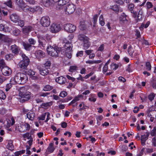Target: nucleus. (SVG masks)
<instances>
[{
    "mask_svg": "<svg viewBox=\"0 0 156 156\" xmlns=\"http://www.w3.org/2000/svg\"><path fill=\"white\" fill-rule=\"evenodd\" d=\"M98 16L97 15H95L93 17V22L94 23V26L97 21Z\"/></svg>",
    "mask_w": 156,
    "mask_h": 156,
    "instance_id": "obj_49",
    "label": "nucleus"
},
{
    "mask_svg": "<svg viewBox=\"0 0 156 156\" xmlns=\"http://www.w3.org/2000/svg\"><path fill=\"white\" fill-rule=\"evenodd\" d=\"M38 69L39 71L40 74L43 76L46 75L49 73V70L48 68L43 67L42 68H38Z\"/></svg>",
    "mask_w": 156,
    "mask_h": 156,
    "instance_id": "obj_14",
    "label": "nucleus"
},
{
    "mask_svg": "<svg viewBox=\"0 0 156 156\" xmlns=\"http://www.w3.org/2000/svg\"><path fill=\"white\" fill-rule=\"evenodd\" d=\"M38 38L39 39V42L40 44L44 42V41H46L45 39L48 41H49L50 40V37L48 35L46 36V37L45 36L43 37L41 36H38Z\"/></svg>",
    "mask_w": 156,
    "mask_h": 156,
    "instance_id": "obj_16",
    "label": "nucleus"
},
{
    "mask_svg": "<svg viewBox=\"0 0 156 156\" xmlns=\"http://www.w3.org/2000/svg\"><path fill=\"white\" fill-rule=\"evenodd\" d=\"M83 55V51H78L76 54L77 57H81Z\"/></svg>",
    "mask_w": 156,
    "mask_h": 156,
    "instance_id": "obj_64",
    "label": "nucleus"
},
{
    "mask_svg": "<svg viewBox=\"0 0 156 156\" xmlns=\"http://www.w3.org/2000/svg\"><path fill=\"white\" fill-rule=\"evenodd\" d=\"M10 18L12 21L16 23L19 19V17L16 14H13L10 16Z\"/></svg>",
    "mask_w": 156,
    "mask_h": 156,
    "instance_id": "obj_17",
    "label": "nucleus"
},
{
    "mask_svg": "<svg viewBox=\"0 0 156 156\" xmlns=\"http://www.w3.org/2000/svg\"><path fill=\"white\" fill-rule=\"evenodd\" d=\"M111 69L114 70H116L118 66L117 65L115 64H112L111 66Z\"/></svg>",
    "mask_w": 156,
    "mask_h": 156,
    "instance_id": "obj_56",
    "label": "nucleus"
},
{
    "mask_svg": "<svg viewBox=\"0 0 156 156\" xmlns=\"http://www.w3.org/2000/svg\"><path fill=\"white\" fill-rule=\"evenodd\" d=\"M67 95V93L66 91H62L61 92L59 96L61 97L64 98Z\"/></svg>",
    "mask_w": 156,
    "mask_h": 156,
    "instance_id": "obj_54",
    "label": "nucleus"
},
{
    "mask_svg": "<svg viewBox=\"0 0 156 156\" xmlns=\"http://www.w3.org/2000/svg\"><path fill=\"white\" fill-rule=\"evenodd\" d=\"M1 71L2 74L5 76H9L12 73L11 69L6 66H3L2 67Z\"/></svg>",
    "mask_w": 156,
    "mask_h": 156,
    "instance_id": "obj_13",
    "label": "nucleus"
},
{
    "mask_svg": "<svg viewBox=\"0 0 156 156\" xmlns=\"http://www.w3.org/2000/svg\"><path fill=\"white\" fill-rule=\"evenodd\" d=\"M64 28L66 31L71 33L73 32L76 30V27L72 24L68 23L64 25Z\"/></svg>",
    "mask_w": 156,
    "mask_h": 156,
    "instance_id": "obj_10",
    "label": "nucleus"
},
{
    "mask_svg": "<svg viewBox=\"0 0 156 156\" xmlns=\"http://www.w3.org/2000/svg\"><path fill=\"white\" fill-rule=\"evenodd\" d=\"M143 12L142 11H140L137 15V17L138 20H141L142 17Z\"/></svg>",
    "mask_w": 156,
    "mask_h": 156,
    "instance_id": "obj_53",
    "label": "nucleus"
},
{
    "mask_svg": "<svg viewBox=\"0 0 156 156\" xmlns=\"http://www.w3.org/2000/svg\"><path fill=\"white\" fill-rule=\"evenodd\" d=\"M146 69L147 71H150L151 69V66L149 62H147L146 63Z\"/></svg>",
    "mask_w": 156,
    "mask_h": 156,
    "instance_id": "obj_50",
    "label": "nucleus"
},
{
    "mask_svg": "<svg viewBox=\"0 0 156 156\" xmlns=\"http://www.w3.org/2000/svg\"><path fill=\"white\" fill-rule=\"evenodd\" d=\"M10 154V151L9 150H6L3 153V156H9Z\"/></svg>",
    "mask_w": 156,
    "mask_h": 156,
    "instance_id": "obj_62",
    "label": "nucleus"
},
{
    "mask_svg": "<svg viewBox=\"0 0 156 156\" xmlns=\"http://www.w3.org/2000/svg\"><path fill=\"white\" fill-rule=\"evenodd\" d=\"M14 80L16 83L23 84L27 81L28 78L26 74L23 73H18L15 75Z\"/></svg>",
    "mask_w": 156,
    "mask_h": 156,
    "instance_id": "obj_2",
    "label": "nucleus"
},
{
    "mask_svg": "<svg viewBox=\"0 0 156 156\" xmlns=\"http://www.w3.org/2000/svg\"><path fill=\"white\" fill-rule=\"evenodd\" d=\"M86 27V26L85 25V23L83 22H81L80 24L79 27V28L81 30H84Z\"/></svg>",
    "mask_w": 156,
    "mask_h": 156,
    "instance_id": "obj_34",
    "label": "nucleus"
},
{
    "mask_svg": "<svg viewBox=\"0 0 156 156\" xmlns=\"http://www.w3.org/2000/svg\"><path fill=\"white\" fill-rule=\"evenodd\" d=\"M51 65V63L50 61L48 60L46 61L45 63L44 64V67L48 68V69Z\"/></svg>",
    "mask_w": 156,
    "mask_h": 156,
    "instance_id": "obj_47",
    "label": "nucleus"
},
{
    "mask_svg": "<svg viewBox=\"0 0 156 156\" xmlns=\"http://www.w3.org/2000/svg\"><path fill=\"white\" fill-rule=\"evenodd\" d=\"M7 148L9 150L11 151H12L13 150L14 146L12 144V141H9L8 144L7 146Z\"/></svg>",
    "mask_w": 156,
    "mask_h": 156,
    "instance_id": "obj_28",
    "label": "nucleus"
},
{
    "mask_svg": "<svg viewBox=\"0 0 156 156\" xmlns=\"http://www.w3.org/2000/svg\"><path fill=\"white\" fill-rule=\"evenodd\" d=\"M110 8L112 10L116 12H118L119 10L118 6L116 5L111 6Z\"/></svg>",
    "mask_w": 156,
    "mask_h": 156,
    "instance_id": "obj_37",
    "label": "nucleus"
},
{
    "mask_svg": "<svg viewBox=\"0 0 156 156\" xmlns=\"http://www.w3.org/2000/svg\"><path fill=\"white\" fill-rule=\"evenodd\" d=\"M23 126H24L26 129V130H29L30 128V126L29 124L27 123H26L22 125Z\"/></svg>",
    "mask_w": 156,
    "mask_h": 156,
    "instance_id": "obj_57",
    "label": "nucleus"
},
{
    "mask_svg": "<svg viewBox=\"0 0 156 156\" xmlns=\"http://www.w3.org/2000/svg\"><path fill=\"white\" fill-rule=\"evenodd\" d=\"M151 134L152 136L156 135V126H154L153 129L151 131Z\"/></svg>",
    "mask_w": 156,
    "mask_h": 156,
    "instance_id": "obj_46",
    "label": "nucleus"
},
{
    "mask_svg": "<svg viewBox=\"0 0 156 156\" xmlns=\"http://www.w3.org/2000/svg\"><path fill=\"white\" fill-rule=\"evenodd\" d=\"M28 41L30 44L34 45L36 43L35 40L32 38H29L28 40Z\"/></svg>",
    "mask_w": 156,
    "mask_h": 156,
    "instance_id": "obj_48",
    "label": "nucleus"
},
{
    "mask_svg": "<svg viewBox=\"0 0 156 156\" xmlns=\"http://www.w3.org/2000/svg\"><path fill=\"white\" fill-rule=\"evenodd\" d=\"M30 93L27 91V90L24 87H22L20 89L19 96L20 97V101L22 102H24L29 100L31 97Z\"/></svg>",
    "mask_w": 156,
    "mask_h": 156,
    "instance_id": "obj_1",
    "label": "nucleus"
},
{
    "mask_svg": "<svg viewBox=\"0 0 156 156\" xmlns=\"http://www.w3.org/2000/svg\"><path fill=\"white\" fill-rule=\"evenodd\" d=\"M55 80L58 83L61 84H63L65 83L66 80L65 77L63 76H60L56 78L55 79Z\"/></svg>",
    "mask_w": 156,
    "mask_h": 156,
    "instance_id": "obj_21",
    "label": "nucleus"
},
{
    "mask_svg": "<svg viewBox=\"0 0 156 156\" xmlns=\"http://www.w3.org/2000/svg\"><path fill=\"white\" fill-rule=\"evenodd\" d=\"M134 50L131 45H130L128 49V52L130 56H132Z\"/></svg>",
    "mask_w": 156,
    "mask_h": 156,
    "instance_id": "obj_32",
    "label": "nucleus"
},
{
    "mask_svg": "<svg viewBox=\"0 0 156 156\" xmlns=\"http://www.w3.org/2000/svg\"><path fill=\"white\" fill-rule=\"evenodd\" d=\"M147 7L148 9H150L152 8L153 6V5L152 3L149 2H148L146 3Z\"/></svg>",
    "mask_w": 156,
    "mask_h": 156,
    "instance_id": "obj_63",
    "label": "nucleus"
},
{
    "mask_svg": "<svg viewBox=\"0 0 156 156\" xmlns=\"http://www.w3.org/2000/svg\"><path fill=\"white\" fill-rule=\"evenodd\" d=\"M6 80V79L5 78L0 75V85L2 84L4 81L5 80Z\"/></svg>",
    "mask_w": 156,
    "mask_h": 156,
    "instance_id": "obj_60",
    "label": "nucleus"
},
{
    "mask_svg": "<svg viewBox=\"0 0 156 156\" xmlns=\"http://www.w3.org/2000/svg\"><path fill=\"white\" fill-rule=\"evenodd\" d=\"M149 135V133L148 132H146V133L144 135H142L141 136V142L144 141H145L148 139V137Z\"/></svg>",
    "mask_w": 156,
    "mask_h": 156,
    "instance_id": "obj_25",
    "label": "nucleus"
},
{
    "mask_svg": "<svg viewBox=\"0 0 156 156\" xmlns=\"http://www.w3.org/2000/svg\"><path fill=\"white\" fill-rule=\"evenodd\" d=\"M55 149V148L53 146V144L52 143H50L47 148L48 151L50 153H51L53 152Z\"/></svg>",
    "mask_w": 156,
    "mask_h": 156,
    "instance_id": "obj_26",
    "label": "nucleus"
},
{
    "mask_svg": "<svg viewBox=\"0 0 156 156\" xmlns=\"http://www.w3.org/2000/svg\"><path fill=\"white\" fill-rule=\"evenodd\" d=\"M78 37L79 39L81 41H83V43L89 40L88 37L83 34H79Z\"/></svg>",
    "mask_w": 156,
    "mask_h": 156,
    "instance_id": "obj_22",
    "label": "nucleus"
},
{
    "mask_svg": "<svg viewBox=\"0 0 156 156\" xmlns=\"http://www.w3.org/2000/svg\"><path fill=\"white\" fill-rule=\"evenodd\" d=\"M99 23L101 26H103L105 24L103 17L102 15H101L99 18Z\"/></svg>",
    "mask_w": 156,
    "mask_h": 156,
    "instance_id": "obj_33",
    "label": "nucleus"
},
{
    "mask_svg": "<svg viewBox=\"0 0 156 156\" xmlns=\"http://www.w3.org/2000/svg\"><path fill=\"white\" fill-rule=\"evenodd\" d=\"M35 117V114L32 111H30L27 114V117L30 120H33Z\"/></svg>",
    "mask_w": 156,
    "mask_h": 156,
    "instance_id": "obj_23",
    "label": "nucleus"
},
{
    "mask_svg": "<svg viewBox=\"0 0 156 156\" xmlns=\"http://www.w3.org/2000/svg\"><path fill=\"white\" fill-rule=\"evenodd\" d=\"M53 88V87L50 86L49 85H46L44 87L43 90L45 91H49L51 90Z\"/></svg>",
    "mask_w": 156,
    "mask_h": 156,
    "instance_id": "obj_35",
    "label": "nucleus"
},
{
    "mask_svg": "<svg viewBox=\"0 0 156 156\" xmlns=\"http://www.w3.org/2000/svg\"><path fill=\"white\" fill-rule=\"evenodd\" d=\"M147 115L149 117L151 116L154 117L155 119H156V110H153L152 111L150 110H148L147 112Z\"/></svg>",
    "mask_w": 156,
    "mask_h": 156,
    "instance_id": "obj_24",
    "label": "nucleus"
},
{
    "mask_svg": "<svg viewBox=\"0 0 156 156\" xmlns=\"http://www.w3.org/2000/svg\"><path fill=\"white\" fill-rule=\"evenodd\" d=\"M4 4L9 7L11 8L12 7V2L11 0H9L7 2H5Z\"/></svg>",
    "mask_w": 156,
    "mask_h": 156,
    "instance_id": "obj_55",
    "label": "nucleus"
},
{
    "mask_svg": "<svg viewBox=\"0 0 156 156\" xmlns=\"http://www.w3.org/2000/svg\"><path fill=\"white\" fill-rule=\"evenodd\" d=\"M33 27L30 26H25L22 29V30L24 34H28L33 30Z\"/></svg>",
    "mask_w": 156,
    "mask_h": 156,
    "instance_id": "obj_18",
    "label": "nucleus"
},
{
    "mask_svg": "<svg viewBox=\"0 0 156 156\" xmlns=\"http://www.w3.org/2000/svg\"><path fill=\"white\" fill-rule=\"evenodd\" d=\"M20 55L23 60L19 63V66L20 67L24 69L28 66L30 60L24 54H21Z\"/></svg>",
    "mask_w": 156,
    "mask_h": 156,
    "instance_id": "obj_5",
    "label": "nucleus"
},
{
    "mask_svg": "<svg viewBox=\"0 0 156 156\" xmlns=\"http://www.w3.org/2000/svg\"><path fill=\"white\" fill-rule=\"evenodd\" d=\"M155 97V94L154 93H151L148 96V99L151 101L154 99Z\"/></svg>",
    "mask_w": 156,
    "mask_h": 156,
    "instance_id": "obj_52",
    "label": "nucleus"
},
{
    "mask_svg": "<svg viewBox=\"0 0 156 156\" xmlns=\"http://www.w3.org/2000/svg\"><path fill=\"white\" fill-rule=\"evenodd\" d=\"M151 85L153 88L154 89H156V80H153L151 81Z\"/></svg>",
    "mask_w": 156,
    "mask_h": 156,
    "instance_id": "obj_58",
    "label": "nucleus"
},
{
    "mask_svg": "<svg viewBox=\"0 0 156 156\" xmlns=\"http://www.w3.org/2000/svg\"><path fill=\"white\" fill-rule=\"evenodd\" d=\"M0 30L7 32L9 31L10 29L8 27H5L4 25H3L2 24H0Z\"/></svg>",
    "mask_w": 156,
    "mask_h": 156,
    "instance_id": "obj_27",
    "label": "nucleus"
},
{
    "mask_svg": "<svg viewBox=\"0 0 156 156\" xmlns=\"http://www.w3.org/2000/svg\"><path fill=\"white\" fill-rule=\"evenodd\" d=\"M90 97L89 98L90 101L95 102L96 100V96L95 95L93 94H90Z\"/></svg>",
    "mask_w": 156,
    "mask_h": 156,
    "instance_id": "obj_31",
    "label": "nucleus"
},
{
    "mask_svg": "<svg viewBox=\"0 0 156 156\" xmlns=\"http://www.w3.org/2000/svg\"><path fill=\"white\" fill-rule=\"evenodd\" d=\"M16 4L23 11L25 12L26 9L28 7L27 5L23 0H15Z\"/></svg>",
    "mask_w": 156,
    "mask_h": 156,
    "instance_id": "obj_8",
    "label": "nucleus"
},
{
    "mask_svg": "<svg viewBox=\"0 0 156 156\" xmlns=\"http://www.w3.org/2000/svg\"><path fill=\"white\" fill-rule=\"evenodd\" d=\"M41 25L44 27L48 26L50 23V20L48 16H44L41 18Z\"/></svg>",
    "mask_w": 156,
    "mask_h": 156,
    "instance_id": "obj_9",
    "label": "nucleus"
},
{
    "mask_svg": "<svg viewBox=\"0 0 156 156\" xmlns=\"http://www.w3.org/2000/svg\"><path fill=\"white\" fill-rule=\"evenodd\" d=\"M10 49L12 52L15 54H17L20 50L18 47L15 44L12 45L11 46Z\"/></svg>",
    "mask_w": 156,
    "mask_h": 156,
    "instance_id": "obj_20",
    "label": "nucleus"
},
{
    "mask_svg": "<svg viewBox=\"0 0 156 156\" xmlns=\"http://www.w3.org/2000/svg\"><path fill=\"white\" fill-rule=\"evenodd\" d=\"M134 5L133 4H130L128 5V8L131 12H133Z\"/></svg>",
    "mask_w": 156,
    "mask_h": 156,
    "instance_id": "obj_42",
    "label": "nucleus"
},
{
    "mask_svg": "<svg viewBox=\"0 0 156 156\" xmlns=\"http://www.w3.org/2000/svg\"><path fill=\"white\" fill-rule=\"evenodd\" d=\"M12 87V85L11 83L7 84L5 90L7 91L9 90Z\"/></svg>",
    "mask_w": 156,
    "mask_h": 156,
    "instance_id": "obj_59",
    "label": "nucleus"
},
{
    "mask_svg": "<svg viewBox=\"0 0 156 156\" xmlns=\"http://www.w3.org/2000/svg\"><path fill=\"white\" fill-rule=\"evenodd\" d=\"M4 41L7 42L11 43L12 42V39L7 36H5L4 37Z\"/></svg>",
    "mask_w": 156,
    "mask_h": 156,
    "instance_id": "obj_40",
    "label": "nucleus"
},
{
    "mask_svg": "<svg viewBox=\"0 0 156 156\" xmlns=\"http://www.w3.org/2000/svg\"><path fill=\"white\" fill-rule=\"evenodd\" d=\"M77 68V67L76 66H70L69 69V72H73L76 71Z\"/></svg>",
    "mask_w": 156,
    "mask_h": 156,
    "instance_id": "obj_41",
    "label": "nucleus"
},
{
    "mask_svg": "<svg viewBox=\"0 0 156 156\" xmlns=\"http://www.w3.org/2000/svg\"><path fill=\"white\" fill-rule=\"evenodd\" d=\"M35 55L36 58L39 59L44 57L45 56L44 53L41 50L36 51L35 53Z\"/></svg>",
    "mask_w": 156,
    "mask_h": 156,
    "instance_id": "obj_15",
    "label": "nucleus"
},
{
    "mask_svg": "<svg viewBox=\"0 0 156 156\" xmlns=\"http://www.w3.org/2000/svg\"><path fill=\"white\" fill-rule=\"evenodd\" d=\"M75 9L76 7L73 4H70L64 6L63 9L61 10L64 11L66 14H69L73 13L75 11Z\"/></svg>",
    "mask_w": 156,
    "mask_h": 156,
    "instance_id": "obj_6",
    "label": "nucleus"
},
{
    "mask_svg": "<svg viewBox=\"0 0 156 156\" xmlns=\"http://www.w3.org/2000/svg\"><path fill=\"white\" fill-rule=\"evenodd\" d=\"M53 2V0H42L43 4L46 7H48L52 5Z\"/></svg>",
    "mask_w": 156,
    "mask_h": 156,
    "instance_id": "obj_19",
    "label": "nucleus"
},
{
    "mask_svg": "<svg viewBox=\"0 0 156 156\" xmlns=\"http://www.w3.org/2000/svg\"><path fill=\"white\" fill-rule=\"evenodd\" d=\"M51 105V102H49L42 104L41 106L42 108H48V107Z\"/></svg>",
    "mask_w": 156,
    "mask_h": 156,
    "instance_id": "obj_39",
    "label": "nucleus"
},
{
    "mask_svg": "<svg viewBox=\"0 0 156 156\" xmlns=\"http://www.w3.org/2000/svg\"><path fill=\"white\" fill-rule=\"evenodd\" d=\"M18 25L21 27H23L24 25V21L23 20H18L17 22Z\"/></svg>",
    "mask_w": 156,
    "mask_h": 156,
    "instance_id": "obj_45",
    "label": "nucleus"
},
{
    "mask_svg": "<svg viewBox=\"0 0 156 156\" xmlns=\"http://www.w3.org/2000/svg\"><path fill=\"white\" fill-rule=\"evenodd\" d=\"M69 0H57L56 2L58 3V6H57V9L61 10V9H62L64 6L69 2Z\"/></svg>",
    "mask_w": 156,
    "mask_h": 156,
    "instance_id": "obj_12",
    "label": "nucleus"
},
{
    "mask_svg": "<svg viewBox=\"0 0 156 156\" xmlns=\"http://www.w3.org/2000/svg\"><path fill=\"white\" fill-rule=\"evenodd\" d=\"M20 30L19 29H15L13 30L12 33L14 35L18 36L20 34Z\"/></svg>",
    "mask_w": 156,
    "mask_h": 156,
    "instance_id": "obj_44",
    "label": "nucleus"
},
{
    "mask_svg": "<svg viewBox=\"0 0 156 156\" xmlns=\"http://www.w3.org/2000/svg\"><path fill=\"white\" fill-rule=\"evenodd\" d=\"M47 113H45L44 114H42L41 116L39 117L38 118V119L39 120H44L45 118Z\"/></svg>",
    "mask_w": 156,
    "mask_h": 156,
    "instance_id": "obj_51",
    "label": "nucleus"
},
{
    "mask_svg": "<svg viewBox=\"0 0 156 156\" xmlns=\"http://www.w3.org/2000/svg\"><path fill=\"white\" fill-rule=\"evenodd\" d=\"M90 45V43L89 41V40L87 41H85L83 43V47L84 49H87L89 48Z\"/></svg>",
    "mask_w": 156,
    "mask_h": 156,
    "instance_id": "obj_29",
    "label": "nucleus"
},
{
    "mask_svg": "<svg viewBox=\"0 0 156 156\" xmlns=\"http://www.w3.org/2000/svg\"><path fill=\"white\" fill-rule=\"evenodd\" d=\"M83 97V96L81 95H80L76 97L73 100V102H74L75 103L76 102L79 101L80 98H82Z\"/></svg>",
    "mask_w": 156,
    "mask_h": 156,
    "instance_id": "obj_36",
    "label": "nucleus"
},
{
    "mask_svg": "<svg viewBox=\"0 0 156 156\" xmlns=\"http://www.w3.org/2000/svg\"><path fill=\"white\" fill-rule=\"evenodd\" d=\"M64 42L65 43L64 45V49H62L64 55H66L68 58H70L71 57V53L72 48V44L69 42H66L64 41Z\"/></svg>",
    "mask_w": 156,
    "mask_h": 156,
    "instance_id": "obj_4",
    "label": "nucleus"
},
{
    "mask_svg": "<svg viewBox=\"0 0 156 156\" xmlns=\"http://www.w3.org/2000/svg\"><path fill=\"white\" fill-rule=\"evenodd\" d=\"M26 72L28 75L31 76L35 74V72L31 69H30Z\"/></svg>",
    "mask_w": 156,
    "mask_h": 156,
    "instance_id": "obj_43",
    "label": "nucleus"
},
{
    "mask_svg": "<svg viewBox=\"0 0 156 156\" xmlns=\"http://www.w3.org/2000/svg\"><path fill=\"white\" fill-rule=\"evenodd\" d=\"M6 98V95L4 92L2 90H0V99H5Z\"/></svg>",
    "mask_w": 156,
    "mask_h": 156,
    "instance_id": "obj_38",
    "label": "nucleus"
},
{
    "mask_svg": "<svg viewBox=\"0 0 156 156\" xmlns=\"http://www.w3.org/2000/svg\"><path fill=\"white\" fill-rule=\"evenodd\" d=\"M79 106L80 107V110H81L82 109H84L86 108V106H84V104L83 103L80 104L79 105Z\"/></svg>",
    "mask_w": 156,
    "mask_h": 156,
    "instance_id": "obj_61",
    "label": "nucleus"
},
{
    "mask_svg": "<svg viewBox=\"0 0 156 156\" xmlns=\"http://www.w3.org/2000/svg\"><path fill=\"white\" fill-rule=\"evenodd\" d=\"M42 11V8L39 6H37L32 7L28 5V7L26 9L25 12H27L29 11L33 13L37 12L39 13H41Z\"/></svg>",
    "mask_w": 156,
    "mask_h": 156,
    "instance_id": "obj_7",
    "label": "nucleus"
},
{
    "mask_svg": "<svg viewBox=\"0 0 156 156\" xmlns=\"http://www.w3.org/2000/svg\"><path fill=\"white\" fill-rule=\"evenodd\" d=\"M47 50L48 54L50 55L52 57H57L61 51V48L57 47H55L54 48L49 45L47 47Z\"/></svg>",
    "mask_w": 156,
    "mask_h": 156,
    "instance_id": "obj_3",
    "label": "nucleus"
},
{
    "mask_svg": "<svg viewBox=\"0 0 156 156\" xmlns=\"http://www.w3.org/2000/svg\"><path fill=\"white\" fill-rule=\"evenodd\" d=\"M61 27L60 24L53 23L51 26V31L52 33H56L60 30Z\"/></svg>",
    "mask_w": 156,
    "mask_h": 156,
    "instance_id": "obj_11",
    "label": "nucleus"
},
{
    "mask_svg": "<svg viewBox=\"0 0 156 156\" xmlns=\"http://www.w3.org/2000/svg\"><path fill=\"white\" fill-rule=\"evenodd\" d=\"M23 45L24 48L27 51L30 50L31 48V45L28 43H26L23 42Z\"/></svg>",
    "mask_w": 156,
    "mask_h": 156,
    "instance_id": "obj_30",
    "label": "nucleus"
}]
</instances>
